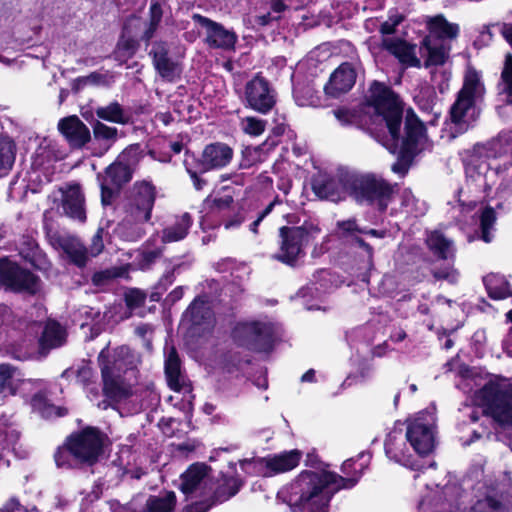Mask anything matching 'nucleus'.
I'll return each instance as SVG.
<instances>
[{
	"instance_id": "nucleus-1",
	"label": "nucleus",
	"mask_w": 512,
	"mask_h": 512,
	"mask_svg": "<svg viewBox=\"0 0 512 512\" xmlns=\"http://www.w3.org/2000/svg\"><path fill=\"white\" fill-rule=\"evenodd\" d=\"M358 477L344 478L329 471H305L296 481L300 496L296 504L303 512H327L332 496L342 488L353 487Z\"/></svg>"
},
{
	"instance_id": "nucleus-2",
	"label": "nucleus",
	"mask_w": 512,
	"mask_h": 512,
	"mask_svg": "<svg viewBox=\"0 0 512 512\" xmlns=\"http://www.w3.org/2000/svg\"><path fill=\"white\" fill-rule=\"evenodd\" d=\"M485 87L481 74L472 66H468L464 75L463 86L450 108L451 122L460 132L469 128L476 102L482 99Z\"/></svg>"
},
{
	"instance_id": "nucleus-3",
	"label": "nucleus",
	"mask_w": 512,
	"mask_h": 512,
	"mask_svg": "<svg viewBox=\"0 0 512 512\" xmlns=\"http://www.w3.org/2000/svg\"><path fill=\"white\" fill-rule=\"evenodd\" d=\"M475 402L497 423L512 427V385L489 382L475 394Z\"/></svg>"
},
{
	"instance_id": "nucleus-4",
	"label": "nucleus",
	"mask_w": 512,
	"mask_h": 512,
	"mask_svg": "<svg viewBox=\"0 0 512 512\" xmlns=\"http://www.w3.org/2000/svg\"><path fill=\"white\" fill-rule=\"evenodd\" d=\"M367 104L373 108L377 117H381L392 139L397 141L403 109L395 93L385 84L375 81L370 86Z\"/></svg>"
},
{
	"instance_id": "nucleus-5",
	"label": "nucleus",
	"mask_w": 512,
	"mask_h": 512,
	"mask_svg": "<svg viewBox=\"0 0 512 512\" xmlns=\"http://www.w3.org/2000/svg\"><path fill=\"white\" fill-rule=\"evenodd\" d=\"M319 233L320 229L313 224L281 227L280 247L274 258L282 263L294 265L298 258L305 254L304 247Z\"/></svg>"
},
{
	"instance_id": "nucleus-6",
	"label": "nucleus",
	"mask_w": 512,
	"mask_h": 512,
	"mask_svg": "<svg viewBox=\"0 0 512 512\" xmlns=\"http://www.w3.org/2000/svg\"><path fill=\"white\" fill-rule=\"evenodd\" d=\"M106 436L95 427H87L71 434L66 445L77 461L89 466L95 464L103 453Z\"/></svg>"
},
{
	"instance_id": "nucleus-7",
	"label": "nucleus",
	"mask_w": 512,
	"mask_h": 512,
	"mask_svg": "<svg viewBox=\"0 0 512 512\" xmlns=\"http://www.w3.org/2000/svg\"><path fill=\"white\" fill-rule=\"evenodd\" d=\"M395 194V186L375 174L363 175L355 185L354 196L359 203H368L385 211Z\"/></svg>"
},
{
	"instance_id": "nucleus-8",
	"label": "nucleus",
	"mask_w": 512,
	"mask_h": 512,
	"mask_svg": "<svg viewBox=\"0 0 512 512\" xmlns=\"http://www.w3.org/2000/svg\"><path fill=\"white\" fill-rule=\"evenodd\" d=\"M434 420L423 412L407 421L406 439L419 455H427L435 447Z\"/></svg>"
},
{
	"instance_id": "nucleus-9",
	"label": "nucleus",
	"mask_w": 512,
	"mask_h": 512,
	"mask_svg": "<svg viewBox=\"0 0 512 512\" xmlns=\"http://www.w3.org/2000/svg\"><path fill=\"white\" fill-rule=\"evenodd\" d=\"M156 199L155 187L146 181L136 182L123 205V214L149 221Z\"/></svg>"
},
{
	"instance_id": "nucleus-10",
	"label": "nucleus",
	"mask_w": 512,
	"mask_h": 512,
	"mask_svg": "<svg viewBox=\"0 0 512 512\" xmlns=\"http://www.w3.org/2000/svg\"><path fill=\"white\" fill-rule=\"evenodd\" d=\"M233 338L240 345L253 351H267L271 347L272 329L260 322L238 323Z\"/></svg>"
},
{
	"instance_id": "nucleus-11",
	"label": "nucleus",
	"mask_w": 512,
	"mask_h": 512,
	"mask_svg": "<svg viewBox=\"0 0 512 512\" xmlns=\"http://www.w3.org/2000/svg\"><path fill=\"white\" fill-rule=\"evenodd\" d=\"M0 283L13 291L29 294H35L40 287L36 275L7 260L0 261Z\"/></svg>"
},
{
	"instance_id": "nucleus-12",
	"label": "nucleus",
	"mask_w": 512,
	"mask_h": 512,
	"mask_svg": "<svg viewBox=\"0 0 512 512\" xmlns=\"http://www.w3.org/2000/svg\"><path fill=\"white\" fill-rule=\"evenodd\" d=\"M98 362L101 374L106 366L111 374L125 375L137 367L139 359L127 346H120L111 351L107 345L101 350Z\"/></svg>"
},
{
	"instance_id": "nucleus-13",
	"label": "nucleus",
	"mask_w": 512,
	"mask_h": 512,
	"mask_svg": "<svg viewBox=\"0 0 512 512\" xmlns=\"http://www.w3.org/2000/svg\"><path fill=\"white\" fill-rule=\"evenodd\" d=\"M192 19L205 29V41L209 47L223 50L235 49L238 40L235 32L226 29L222 24L200 14H194Z\"/></svg>"
},
{
	"instance_id": "nucleus-14",
	"label": "nucleus",
	"mask_w": 512,
	"mask_h": 512,
	"mask_svg": "<svg viewBox=\"0 0 512 512\" xmlns=\"http://www.w3.org/2000/svg\"><path fill=\"white\" fill-rule=\"evenodd\" d=\"M137 161L136 149H125L117 160L106 168L103 182L119 190L132 179L133 166Z\"/></svg>"
},
{
	"instance_id": "nucleus-15",
	"label": "nucleus",
	"mask_w": 512,
	"mask_h": 512,
	"mask_svg": "<svg viewBox=\"0 0 512 512\" xmlns=\"http://www.w3.org/2000/svg\"><path fill=\"white\" fill-rule=\"evenodd\" d=\"M245 99L251 109L262 114L268 113L275 105V96L269 83L259 76L246 84Z\"/></svg>"
},
{
	"instance_id": "nucleus-16",
	"label": "nucleus",
	"mask_w": 512,
	"mask_h": 512,
	"mask_svg": "<svg viewBox=\"0 0 512 512\" xmlns=\"http://www.w3.org/2000/svg\"><path fill=\"white\" fill-rule=\"evenodd\" d=\"M184 321L189 324V331L193 335H201L212 330L214 317L207 302L196 298L184 313Z\"/></svg>"
},
{
	"instance_id": "nucleus-17",
	"label": "nucleus",
	"mask_w": 512,
	"mask_h": 512,
	"mask_svg": "<svg viewBox=\"0 0 512 512\" xmlns=\"http://www.w3.org/2000/svg\"><path fill=\"white\" fill-rule=\"evenodd\" d=\"M242 482L239 478L233 476H223L221 483L213 491L209 500L196 502L186 508V512H207L215 503H221L232 496L236 495L239 491Z\"/></svg>"
},
{
	"instance_id": "nucleus-18",
	"label": "nucleus",
	"mask_w": 512,
	"mask_h": 512,
	"mask_svg": "<svg viewBox=\"0 0 512 512\" xmlns=\"http://www.w3.org/2000/svg\"><path fill=\"white\" fill-rule=\"evenodd\" d=\"M312 189L319 198L338 202L345 198L347 182L342 176L319 174L313 180Z\"/></svg>"
},
{
	"instance_id": "nucleus-19",
	"label": "nucleus",
	"mask_w": 512,
	"mask_h": 512,
	"mask_svg": "<svg viewBox=\"0 0 512 512\" xmlns=\"http://www.w3.org/2000/svg\"><path fill=\"white\" fill-rule=\"evenodd\" d=\"M210 469L205 464H193L182 475L181 490L184 494L190 495L199 492L200 496H206L207 489L211 490L209 478Z\"/></svg>"
},
{
	"instance_id": "nucleus-20",
	"label": "nucleus",
	"mask_w": 512,
	"mask_h": 512,
	"mask_svg": "<svg viewBox=\"0 0 512 512\" xmlns=\"http://www.w3.org/2000/svg\"><path fill=\"white\" fill-rule=\"evenodd\" d=\"M233 155V149L227 144L220 142L212 143L204 148L199 160V166L204 172L221 169L231 162Z\"/></svg>"
},
{
	"instance_id": "nucleus-21",
	"label": "nucleus",
	"mask_w": 512,
	"mask_h": 512,
	"mask_svg": "<svg viewBox=\"0 0 512 512\" xmlns=\"http://www.w3.org/2000/svg\"><path fill=\"white\" fill-rule=\"evenodd\" d=\"M355 81V69L350 63H343L331 74L324 91L326 95L337 98L351 90Z\"/></svg>"
},
{
	"instance_id": "nucleus-22",
	"label": "nucleus",
	"mask_w": 512,
	"mask_h": 512,
	"mask_svg": "<svg viewBox=\"0 0 512 512\" xmlns=\"http://www.w3.org/2000/svg\"><path fill=\"white\" fill-rule=\"evenodd\" d=\"M58 129L73 148H82L91 139L89 128L77 116L61 119Z\"/></svg>"
},
{
	"instance_id": "nucleus-23",
	"label": "nucleus",
	"mask_w": 512,
	"mask_h": 512,
	"mask_svg": "<svg viewBox=\"0 0 512 512\" xmlns=\"http://www.w3.org/2000/svg\"><path fill=\"white\" fill-rule=\"evenodd\" d=\"M59 191L62 195L64 213L73 219L84 222L86 220L85 198L81 187L78 184H71Z\"/></svg>"
},
{
	"instance_id": "nucleus-24",
	"label": "nucleus",
	"mask_w": 512,
	"mask_h": 512,
	"mask_svg": "<svg viewBox=\"0 0 512 512\" xmlns=\"http://www.w3.org/2000/svg\"><path fill=\"white\" fill-rule=\"evenodd\" d=\"M426 23L429 34L424 38L425 42L437 41L447 43L456 39L459 34V26L448 22L442 15L429 17Z\"/></svg>"
},
{
	"instance_id": "nucleus-25",
	"label": "nucleus",
	"mask_w": 512,
	"mask_h": 512,
	"mask_svg": "<svg viewBox=\"0 0 512 512\" xmlns=\"http://www.w3.org/2000/svg\"><path fill=\"white\" fill-rule=\"evenodd\" d=\"M125 375L111 374L105 366L103 369V392L115 401L127 398L131 394V385L126 381Z\"/></svg>"
},
{
	"instance_id": "nucleus-26",
	"label": "nucleus",
	"mask_w": 512,
	"mask_h": 512,
	"mask_svg": "<svg viewBox=\"0 0 512 512\" xmlns=\"http://www.w3.org/2000/svg\"><path fill=\"white\" fill-rule=\"evenodd\" d=\"M385 452L386 455L395 462L411 469L416 468V464L414 463L412 455L409 454V449L406 447L401 433L394 431L389 434L385 442Z\"/></svg>"
},
{
	"instance_id": "nucleus-27",
	"label": "nucleus",
	"mask_w": 512,
	"mask_h": 512,
	"mask_svg": "<svg viewBox=\"0 0 512 512\" xmlns=\"http://www.w3.org/2000/svg\"><path fill=\"white\" fill-rule=\"evenodd\" d=\"M165 374L168 385L172 390L181 392L188 389L185 377L181 373L180 360L175 349L171 350L165 361Z\"/></svg>"
},
{
	"instance_id": "nucleus-28",
	"label": "nucleus",
	"mask_w": 512,
	"mask_h": 512,
	"mask_svg": "<svg viewBox=\"0 0 512 512\" xmlns=\"http://www.w3.org/2000/svg\"><path fill=\"white\" fill-rule=\"evenodd\" d=\"M300 461V453L296 450L262 459L265 466L273 473H284L294 469Z\"/></svg>"
},
{
	"instance_id": "nucleus-29",
	"label": "nucleus",
	"mask_w": 512,
	"mask_h": 512,
	"mask_svg": "<svg viewBox=\"0 0 512 512\" xmlns=\"http://www.w3.org/2000/svg\"><path fill=\"white\" fill-rule=\"evenodd\" d=\"M146 223L147 221L142 219L123 214L121 221L117 225V232L127 241H137L145 235Z\"/></svg>"
},
{
	"instance_id": "nucleus-30",
	"label": "nucleus",
	"mask_w": 512,
	"mask_h": 512,
	"mask_svg": "<svg viewBox=\"0 0 512 512\" xmlns=\"http://www.w3.org/2000/svg\"><path fill=\"white\" fill-rule=\"evenodd\" d=\"M429 249L441 259H451L455 256V248L452 240L446 238L439 231H432L426 239Z\"/></svg>"
},
{
	"instance_id": "nucleus-31",
	"label": "nucleus",
	"mask_w": 512,
	"mask_h": 512,
	"mask_svg": "<svg viewBox=\"0 0 512 512\" xmlns=\"http://www.w3.org/2000/svg\"><path fill=\"white\" fill-rule=\"evenodd\" d=\"M383 46L402 63L414 65L419 62L415 56L414 47L401 39L386 38L383 40Z\"/></svg>"
},
{
	"instance_id": "nucleus-32",
	"label": "nucleus",
	"mask_w": 512,
	"mask_h": 512,
	"mask_svg": "<svg viewBox=\"0 0 512 512\" xmlns=\"http://www.w3.org/2000/svg\"><path fill=\"white\" fill-rule=\"evenodd\" d=\"M176 495L174 492H164L152 495L146 501L145 512H174Z\"/></svg>"
},
{
	"instance_id": "nucleus-33",
	"label": "nucleus",
	"mask_w": 512,
	"mask_h": 512,
	"mask_svg": "<svg viewBox=\"0 0 512 512\" xmlns=\"http://www.w3.org/2000/svg\"><path fill=\"white\" fill-rule=\"evenodd\" d=\"M64 340L65 332L62 327L55 321H49L40 338V347L47 350L56 348L62 345Z\"/></svg>"
},
{
	"instance_id": "nucleus-34",
	"label": "nucleus",
	"mask_w": 512,
	"mask_h": 512,
	"mask_svg": "<svg viewBox=\"0 0 512 512\" xmlns=\"http://www.w3.org/2000/svg\"><path fill=\"white\" fill-rule=\"evenodd\" d=\"M192 224L191 216L188 213L181 215L173 226L163 230L162 239L164 242H175L182 240L188 233Z\"/></svg>"
},
{
	"instance_id": "nucleus-35",
	"label": "nucleus",
	"mask_w": 512,
	"mask_h": 512,
	"mask_svg": "<svg viewBox=\"0 0 512 512\" xmlns=\"http://www.w3.org/2000/svg\"><path fill=\"white\" fill-rule=\"evenodd\" d=\"M96 115L100 119L120 124H125L129 120L128 114L118 102H112L107 106L98 107L96 109Z\"/></svg>"
},
{
	"instance_id": "nucleus-36",
	"label": "nucleus",
	"mask_w": 512,
	"mask_h": 512,
	"mask_svg": "<svg viewBox=\"0 0 512 512\" xmlns=\"http://www.w3.org/2000/svg\"><path fill=\"white\" fill-rule=\"evenodd\" d=\"M424 125L413 111L408 110L405 117L406 143L416 144L424 134Z\"/></svg>"
},
{
	"instance_id": "nucleus-37",
	"label": "nucleus",
	"mask_w": 512,
	"mask_h": 512,
	"mask_svg": "<svg viewBox=\"0 0 512 512\" xmlns=\"http://www.w3.org/2000/svg\"><path fill=\"white\" fill-rule=\"evenodd\" d=\"M423 45L425 46L427 53H428V64L431 65H441L443 64L446 59L448 58L449 51H450V45L449 43H443V42H425V39L423 40Z\"/></svg>"
},
{
	"instance_id": "nucleus-38",
	"label": "nucleus",
	"mask_w": 512,
	"mask_h": 512,
	"mask_svg": "<svg viewBox=\"0 0 512 512\" xmlns=\"http://www.w3.org/2000/svg\"><path fill=\"white\" fill-rule=\"evenodd\" d=\"M488 294L493 299H504L510 295L509 284L500 276L490 274L484 277Z\"/></svg>"
},
{
	"instance_id": "nucleus-39",
	"label": "nucleus",
	"mask_w": 512,
	"mask_h": 512,
	"mask_svg": "<svg viewBox=\"0 0 512 512\" xmlns=\"http://www.w3.org/2000/svg\"><path fill=\"white\" fill-rule=\"evenodd\" d=\"M93 134L95 140L104 142V150L107 151L117 140L118 130L97 121L93 126Z\"/></svg>"
},
{
	"instance_id": "nucleus-40",
	"label": "nucleus",
	"mask_w": 512,
	"mask_h": 512,
	"mask_svg": "<svg viewBox=\"0 0 512 512\" xmlns=\"http://www.w3.org/2000/svg\"><path fill=\"white\" fill-rule=\"evenodd\" d=\"M153 65L159 75L169 82L176 80L181 72L178 63L170 57L153 62Z\"/></svg>"
},
{
	"instance_id": "nucleus-41",
	"label": "nucleus",
	"mask_w": 512,
	"mask_h": 512,
	"mask_svg": "<svg viewBox=\"0 0 512 512\" xmlns=\"http://www.w3.org/2000/svg\"><path fill=\"white\" fill-rule=\"evenodd\" d=\"M15 144L7 136H0V170L9 169L15 161Z\"/></svg>"
},
{
	"instance_id": "nucleus-42",
	"label": "nucleus",
	"mask_w": 512,
	"mask_h": 512,
	"mask_svg": "<svg viewBox=\"0 0 512 512\" xmlns=\"http://www.w3.org/2000/svg\"><path fill=\"white\" fill-rule=\"evenodd\" d=\"M63 249L71 261L79 267H82L87 262V250L78 241L70 240L64 243Z\"/></svg>"
},
{
	"instance_id": "nucleus-43",
	"label": "nucleus",
	"mask_w": 512,
	"mask_h": 512,
	"mask_svg": "<svg viewBox=\"0 0 512 512\" xmlns=\"http://www.w3.org/2000/svg\"><path fill=\"white\" fill-rule=\"evenodd\" d=\"M402 206L406 211L414 216L425 214L427 207L424 202H420L410 189H405L401 194Z\"/></svg>"
},
{
	"instance_id": "nucleus-44",
	"label": "nucleus",
	"mask_w": 512,
	"mask_h": 512,
	"mask_svg": "<svg viewBox=\"0 0 512 512\" xmlns=\"http://www.w3.org/2000/svg\"><path fill=\"white\" fill-rule=\"evenodd\" d=\"M496 221L495 211L491 207H487L482 211L480 216L481 239L486 243L491 242V229Z\"/></svg>"
},
{
	"instance_id": "nucleus-45",
	"label": "nucleus",
	"mask_w": 512,
	"mask_h": 512,
	"mask_svg": "<svg viewBox=\"0 0 512 512\" xmlns=\"http://www.w3.org/2000/svg\"><path fill=\"white\" fill-rule=\"evenodd\" d=\"M267 121L257 117L248 116L241 119L240 126L245 134L259 136L266 129Z\"/></svg>"
},
{
	"instance_id": "nucleus-46",
	"label": "nucleus",
	"mask_w": 512,
	"mask_h": 512,
	"mask_svg": "<svg viewBox=\"0 0 512 512\" xmlns=\"http://www.w3.org/2000/svg\"><path fill=\"white\" fill-rule=\"evenodd\" d=\"M502 91L512 101V55L508 54L505 58L503 70L501 72Z\"/></svg>"
},
{
	"instance_id": "nucleus-47",
	"label": "nucleus",
	"mask_w": 512,
	"mask_h": 512,
	"mask_svg": "<svg viewBox=\"0 0 512 512\" xmlns=\"http://www.w3.org/2000/svg\"><path fill=\"white\" fill-rule=\"evenodd\" d=\"M471 512H505V507L493 498H486L478 501Z\"/></svg>"
},
{
	"instance_id": "nucleus-48",
	"label": "nucleus",
	"mask_w": 512,
	"mask_h": 512,
	"mask_svg": "<svg viewBox=\"0 0 512 512\" xmlns=\"http://www.w3.org/2000/svg\"><path fill=\"white\" fill-rule=\"evenodd\" d=\"M166 6V0H150L148 20L159 27L162 17L163 8Z\"/></svg>"
},
{
	"instance_id": "nucleus-49",
	"label": "nucleus",
	"mask_w": 512,
	"mask_h": 512,
	"mask_svg": "<svg viewBox=\"0 0 512 512\" xmlns=\"http://www.w3.org/2000/svg\"><path fill=\"white\" fill-rule=\"evenodd\" d=\"M432 274L437 280H445L451 284L458 282L459 273L452 266H445L443 268H434Z\"/></svg>"
},
{
	"instance_id": "nucleus-50",
	"label": "nucleus",
	"mask_w": 512,
	"mask_h": 512,
	"mask_svg": "<svg viewBox=\"0 0 512 512\" xmlns=\"http://www.w3.org/2000/svg\"><path fill=\"white\" fill-rule=\"evenodd\" d=\"M146 300V294L139 289H130L125 293V301L130 309L141 307Z\"/></svg>"
},
{
	"instance_id": "nucleus-51",
	"label": "nucleus",
	"mask_w": 512,
	"mask_h": 512,
	"mask_svg": "<svg viewBox=\"0 0 512 512\" xmlns=\"http://www.w3.org/2000/svg\"><path fill=\"white\" fill-rule=\"evenodd\" d=\"M70 455H71V453L68 450L67 445L65 443L64 446L59 447L54 454V459H55L56 465L59 468L71 467V463H70V459H69Z\"/></svg>"
},
{
	"instance_id": "nucleus-52",
	"label": "nucleus",
	"mask_w": 512,
	"mask_h": 512,
	"mask_svg": "<svg viewBox=\"0 0 512 512\" xmlns=\"http://www.w3.org/2000/svg\"><path fill=\"white\" fill-rule=\"evenodd\" d=\"M149 55L152 57L153 62L169 57L167 43L164 41L154 42Z\"/></svg>"
},
{
	"instance_id": "nucleus-53",
	"label": "nucleus",
	"mask_w": 512,
	"mask_h": 512,
	"mask_svg": "<svg viewBox=\"0 0 512 512\" xmlns=\"http://www.w3.org/2000/svg\"><path fill=\"white\" fill-rule=\"evenodd\" d=\"M117 276L118 274L113 270L100 271L93 275L92 282L96 286H104Z\"/></svg>"
},
{
	"instance_id": "nucleus-54",
	"label": "nucleus",
	"mask_w": 512,
	"mask_h": 512,
	"mask_svg": "<svg viewBox=\"0 0 512 512\" xmlns=\"http://www.w3.org/2000/svg\"><path fill=\"white\" fill-rule=\"evenodd\" d=\"M335 117L342 125L355 124L357 116L353 111L347 109H337L333 111Z\"/></svg>"
},
{
	"instance_id": "nucleus-55",
	"label": "nucleus",
	"mask_w": 512,
	"mask_h": 512,
	"mask_svg": "<svg viewBox=\"0 0 512 512\" xmlns=\"http://www.w3.org/2000/svg\"><path fill=\"white\" fill-rule=\"evenodd\" d=\"M403 18L401 15H394L383 22L380 26V32L383 35H390L395 32L396 27L402 22Z\"/></svg>"
},
{
	"instance_id": "nucleus-56",
	"label": "nucleus",
	"mask_w": 512,
	"mask_h": 512,
	"mask_svg": "<svg viewBox=\"0 0 512 512\" xmlns=\"http://www.w3.org/2000/svg\"><path fill=\"white\" fill-rule=\"evenodd\" d=\"M14 369L10 365H0V393L10 385Z\"/></svg>"
},
{
	"instance_id": "nucleus-57",
	"label": "nucleus",
	"mask_w": 512,
	"mask_h": 512,
	"mask_svg": "<svg viewBox=\"0 0 512 512\" xmlns=\"http://www.w3.org/2000/svg\"><path fill=\"white\" fill-rule=\"evenodd\" d=\"M104 248L103 243V230L98 229L95 235L92 237L91 245H90V254L92 256H97L99 253L102 252Z\"/></svg>"
},
{
	"instance_id": "nucleus-58",
	"label": "nucleus",
	"mask_w": 512,
	"mask_h": 512,
	"mask_svg": "<svg viewBox=\"0 0 512 512\" xmlns=\"http://www.w3.org/2000/svg\"><path fill=\"white\" fill-rule=\"evenodd\" d=\"M337 227L342 231L343 234H352L353 232H363L356 223L355 219H349L345 221H339Z\"/></svg>"
},
{
	"instance_id": "nucleus-59",
	"label": "nucleus",
	"mask_w": 512,
	"mask_h": 512,
	"mask_svg": "<svg viewBox=\"0 0 512 512\" xmlns=\"http://www.w3.org/2000/svg\"><path fill=\"white\" fill-rule=\"evenodd\" d=\"M492 27L497 28L503 38L511 45L512 47V24L511 23H497Z\"/></svg>"
},
{
	"instance_id": "nucleus-60",
	"label": "nucleus",
	"mask_w": 512,
	"mask_h": 512,
	"mask_svg": "<svg viewBox=\"0 0 512 512\" xmlns=\"http://www.w3.org/2000/svg\"><path fill=\"white\" fill-rule=\"evenodd\" d=\"M115 190L116 189L114 187H112L111 185H109L105 182L101 183V198H102V203L104 205H109L111 203Z\"/></svg>"
},
{
	"instance_id": "nucleus-61",
	"label": "nucleus",
	"mask_w": 512,
	"mask_h": 512,
	"mask_svg": "<svg viewBox=\"0 0 512 512\" xmlns=\"http://www.w3.org/2000/svg\"><path fill=\"white\" fill-rule=\"evenodd\" d=\"M158 26L147 20L145 22V27L141 36V39L145 41L146 43H149V41L154 37L156 31L158 30Z\"/></svg>"
},
{
	"instance_id": "nucleus-62",
	"label": "nucleus",
	"mask_w": 512,
	"mask_h": 512,
	"mask_svg": "<svg viewBox=\"0 0 512 512\" xmlns=\"http://www.w3.org/2000/svg\"><path fill=\"white\" fill-rule=\"evenodd\" d=\"M65 414H66V410L65 409L56 407L54 405H47V406L44 407V409L42 411V415L44 417H52V416L60 417V416H63Z\"/></svg>"
},
{
	"instance_id": "nucleus-63",
	"label": "nucleus",
	"mask_w": 512,
	"mask_h": 512,
	"mask_svg": "<svg viewBox=\"0 0 512 512\" xmlns=\"http://www.w3.org/2000/svg\"><path fill=\"white\" fill-rule=\"evenodd\" d=\"M187 172L193 181V185H194L195 189L201 190L205 186L206 181L204 179L200 178L195 171H193L189 168H187Z\"/></svg>"
},
{
	"instance_id": "nucleus-64",
	"label": "nucleus",
	"mask_w": 512,
	"mask_h": 512,
	"mask_svg": "<svg viewBox=\"0 0 512 512\" xmlns=\"http://www.w3.org/2000/svg\"><path fill=\"white\" fill-rule=\"evenodd\" d=\"M183 294H184V289H183V287L179 286V287H176L174 290H172L168 294L167 299L171 303H175L183 297Z\"/></svg>"
}]
</instances>
